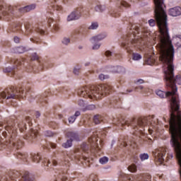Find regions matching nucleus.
I'll list each match as a JSON object with an SVG mask.
<instances>
[{
	"mask_svg": "<svg viewBox=\"0 0 181 181\" xmlns=\"http://www.w3.org/2000/svg\"><path fill=\"white\" fill-rule=\"evenodd\" d=\"M168 71L169 68L164 69V81L169 91L165 92L158 90L156 91V94L160 98H169L170 110V119L168 121H169V132L171 135L170 145L174 149L178 165H181V111L179 110H180V102L179 95L176 93L177 89L175 88V84L171 83L173 69L170 68Z\"/></svg>",
	"mask_w": 181,
	"mask_h": 181,
	"instance_id": "1",
	"label": "nucleus"
},
{
	"mask_svg": "<svg viewBox=\"0 0 181 181\" xmlns=\"http://www.w3.org/2000/svg\"><path fill=\"white\" fill-rule=\"evenodd\" d=\"M28 122L29 127H32V118L29 116L25 117L22 120H18L15 116H13L7 121L2 135L4 138L8 136L10 139L6 142L4 140H0V151L6 149L7 151L13 152L17 159L22 160L24 163H29V155L28 153L21 152L19 149L23 148V145H25L23 139L28 141V142H33L37 138L39 132L31 129L30 132L25 137L18 136L16 124L20 132H25L26 131V122Z\"/></svg>",
	"mask_w": 181,
	"mask_h": 181,
	"instance_id": "2",
	"label": "nucleus"
},
{
	"mask_svg": "<svg viewBox=\"0 0 181 181\" xmlns=\"http://www.w3.org/2000/svg\"><path fill=\"white\" fill-rule=\"evenodd\" d=\"M98 136L94 134L88 139V144L83 143L81 145V148H76L74 152L64 151L62 155L64 156L62 162L58 163L57 160L52 159V162L47 158L42 159V156L39 153H30V159L34 163H39L42 160V166H43L45 170H49L52 166H57L61 165L65 166V170H59L58 172L57 177L54 181H66L67 180V171L70 168V160L69 159H77L78 160H88V156L84 155V153H95V152H100L101 148L97 144Z\"/></svg>",
	"mask_w": 181,
	"mask_h": 181,
	"instance_id": "3",
	"label": "nucleus"
},
{
	"mask_svg": "<svg viewBox=\"0 0 181 181\" xmlns=\"http://www.w3.org/2000/svg\"><path fill=\"white\" fill-rule=\"evenodd\" d=\"M155 9L154 16L155 19H150L148 21L149 26L153 27L155 25H158L160 32L159 42L156 45V49L160 54L165 53L170 49H173L170 36H169V28H168V16L165 12V4L163 0H153Z\"/></svg>",
	"mask_w": 181,
	"mask_h": 181,
	"instance_id": "4",
	"label": "nucleus"
},
{
	"mask_svg": "<svg viewBox=\"0 0 181 181\" xmlns=\"http://www.w3.org/2000/svg\"><path fill=\"white\" fill-rule=\"evenodd\" d=\"M112 92V86L108 84H100L91 86L90 87H83L77 90L79 97L90 98V100H101L107 94Z\"/></svg>",
	"mask_w": 181,
	"mask_h": 181,
	"instance_id": "5",
	"label": "nucleus"
},
{
	"mask_svg": "<svg viewBox=\"0 0 181 181\" xmlns=\"http://www.w3.org/2000/svg\"><path fill=\"white\" fill-rule=\"evenodd\" d=\"M175 56V49L170 48L168 51H165V52H163L160 54L159 60L163 63V73H165V69L168 68L170 71V69H173V76H171V83L170 84H174V87L176 88V93H177V87L176 86V83L180 85L181 84V74L177 75L175 78V65H173V57Z\"/></svg>",
	"mask_w": 181,
	"mask_h": 181,
	"instance_id": "6",
	"label": "nucleus"
},
{
	"mask_svg": "<svg viewBox=\"0 0 181 181\" xmlns=\"http://www.w3.org/2000/svg\"><path fill=\"white\" fill-rule=\"evenodd\" d=\"M136 24L130 23L129 30L127 35L122 37V42L121 43L122 47L127 50V53L130 54L132 60H136Z\"/></svg>",
	"mask_w": 181,
	"mask_h": 181,
	"instance_id": "7",
	"label": "nucleus"
},
{
	"mask_svg": "<svg viewBox=\"0 0 181 181\" xmlns=\"http://www.w3.org/2000/svg\"><path fill=\"white\" fill-rule=\"evenodd\" d=\"M35 8V4L17 8L16 11H18L19 13L18 15H15L13 13L15 12L13 7L8 6L7 8H4V6H0V11H3L1 15L0 16V18L4 19V21H11V19H13V16H22V13L33 11V9Z\"/></svg>",
	"mask_w": 181,
	"mask_h": 181,
	"instance_id": "8",
	"label": "nucleus"
},
{
	"mask_svg": "<svg viewBox=\"0 0 181 181\" xmlns=\"http://www.w3.org/2000/svg\"><path fill=\"white\" fill-rule=\"evenodd\" d=\"M28 94H29V90L25 91L23 88L18 89L15 86H10L0 93V103H2V98H6V100H11V98L14 100L16 98H25Z\"/></svg>",
	"mask_w": 181,
	"mask_h": 181,
	"instance_id": "9",
	"label": "nucleus"
},
{
	"mask_svg": "<svg viewBox=\"0 0 181 181\" xmlns=\"http://www.w3.org/2000/svg\"><path fill=\"white\" fill-rule=\"evenodd\" d=\"M158 124H159V122L158 119H155L154 115L141 117L137 119V125H139V127H141L143 131H145V129H144V127H146V125H151V128L149 127L148 129L151 135H152L153 131H156V129H158Z\"/></svg>",
	"mask_w": 181,
	"mask_h": 181,
	"instance_id": "10",
	"label": "nucleus"
},
{
	"mask_svg": "<svg viewBox=\"0 0 181 181\" xmlns=\"http://www.w3.org/2000/svg\"><path fill=\"white\" fill-rule=\"evenodd\" d=\"M49 5L48 6V11L47 14V23L44 25V29L46 28H50L51 23L53 21V11H58L59 12H62L63 10V7L62 6H59L56 4L57 0H49Z\"/></svg>",
	"mask_w": 181,
	"mask_h": 181,
	"instance_id": "11",
	"label": "nucleus"
},
{
	"mask_svg": "<svg viewBox=\"0 0 181 181\" xmlns=\"http://www.w3.org/2000/svg\"><path fill=\"white\" fill-rule=\"evenodd\" d=\"M22 25L23 23L21 21L14 22L11 26V31L13 33L18 32V33H24V35H26L28 36V35H30V33L33 32V29H35L32 24L26 23L25 24V31L24 33L23 30H22Z\"/></svg>",
	"mask_w": 181,
	"mask_h": 181,
	"instance_id": "12",
	"label": "nucleus"
},
{
	"mask_svg": "<svg viewBox=\"0 0 181 181\" xmlns=\"http://www.w3.org/2000/svg\"><path fill=\"white\" fill-rule=\"evenodd\" d=\"M11 62L14 64L13 68L7 67L4 69V72L8 73V76L10 77H15L16 78H18V71L21 69V66L23 64V59L16 60L13 59Z\"/></svg>",
	"mask_w": 181,
	"mask_h": 181,
	"instance_id": "13",
	"label": "nucleus"
},
{
	"mask_svg": "<svg viewBox=\"0 0 181 181\" xmlns=\"http://www.w3.org/2000/svg\"><path fill=\"white\" fill-rule=\"evenodd\" d=\"M166 152H168V148L166 147H160L153 151V156L154 158L156 165H162V163H163Z\"/></svg>",
	"mask_w": 181,
	"mask_h": 181,
	"instance_id": "14",
	"label": "nucleus"
},
{
	"mask_svg": "<svg viewBox=\"0 0 181 181\" xmlns=\"http://www.w3.org/2000/svg\"><path fill=\"white\" fill-rule=\"evenodd\" d=\"M112 124L117 125V127H123V125H127V127H132L133 129H135L136 127V119L132 118L128 120L120 121L118 117H113Z\"/></svg>",
	"mask_w": 181,
	"mask_h": 181,
	"instance_id": "15",
	"label": "nucleus"
},
{
	"mask_svg": "<svg viewBox=\"0 0 181 181\" xmlns=\"http://www.w3.org/2000/svg\"><path fill=\"white\" fill-rule=\"evenodd\" d=\"M87 181H100L98 176L95 174H91ZM119 181H136L135 176L132 175H127L124 173L119 175Z\"/></svg>",
	"mask_w": 181,
	"mask_h": 181,
	"instance_id": "16",
	"label": "nucleus"
},
{
	"mask_svg": "<svg viewBox=\"0 0 181 181\" xmlns=\"http://www.w3.org/2000/svg\"><path fill=\"white\" fill-rule=\"evenodd\" d=\"M66 138H69V140H67L66 143L62 144L63 148H71L73 145V141H80V138L78 137V134L72 131H68L65 133Z\"/></svg>",
	"mask_w": 181,
	"mask_h": 181,
	"instance_id": "17",
	"label": "nucleus"
},
{
	"mask_svg": "<svg viewBox=\"0 0 181 181\" xmlns=\"http://www.w3.org/2000/svg\"><path fill=\"white\" fill-rule=\"evenodd\" d=\"M87 15L88 11L84 13V8L83 7L77 8L75 11H73L69 16L67 17V21L70 22V21H77V19L80 18L82 14Z\"/></svg>",
	"mask_w": 181,
	"mask_h": 181,
	"instance_id": "18",
	"label": "nucleus"
},
{
	"mask_svg": "<svg viewBox=\"0 0 181 181\" xmlns=\"http://www.w3.org/2000/svg\"><path fill=\"white\" fill-rule=\"evenodd\" d=\"M169 15L170 16H179L181 15V8L176 6L169 10Z\"/></svg>",
	"mask_w": 181,
	"mask_h": 181,
	"instance_id": "19",
	"label": "nucleus"
},
{
	"mask_svg": "<svg viewBox=\"0 0 181 181\" xmlns=\"http://www.w3.org/2000/svg\"><path fill=\"white\" fill-rule=\"evenodd\" d=\"M146 63L148 66H153V64H156V59L155 58V55L146 56Z\"/></svg>",
	"mask_w": 181,
	"mask_h": 181,
	"instance_id": "20",
	"label": "nucleus"
},
{
	"mask_svg": "<svg viewBox=\"0 0 181 181\" xmlns=\"http://www.w3.org/2000/svg\"><path fill=\"white\" fill-rule=\"evenodd\" d=\"M172 41L175 47H177V49H179V47H181V35L174 36L172 39Z\"/></svg>",
	"mask_w": 181,
	"mask_h": 181,
	"instance_id": "21",
	"label": "nucleus"
},
{
	"mask_svg": "<svg viewBox=\"0 0 181 181\" xmlns=\"http://www.w3.org/2000/svg\"><path fill=\"white\" fill-rule=\"evenodd\" d=\"M152 177L149 174H141L137 175V181H151Z\"/></svg>",
	"mask_w": 181,
	"mask_h": 181,
	"instance_id": "22",
	"label": "nucleus"
},
{
	"mask_svg": "<svg viewBox=\"0 0 181 181\" xmlns=\"http://www.w3.org/2000/svg\"><path fill=\"white\" fill-rule=\"evenodd\" d=\"M110 105H113V107H115V108H119V105H121V99L118 98H113L110 102Z\"/></svg>",
	"mask_w": 181,
	"mask_h": 181,
	"instance_id": "23",
	"label": "nucleus"
},
{
	"mask_svg": "<svg viewBox=\"0 0 181 181\" xmlns=\"http://www.w3.org/2000/svg\"><path fill=\"white\" fill-rule=\"evenodd\" d=\"M145 81L143 79H138L136 81V89L137 90H142L141 93H146L148 89L144 88V86L142 85L139 84H144Z\"/></svg>",
	"mask_w": 181,
	"mask_h": 181,
	"instance_id": "24",
	"label": "nucleus"
},
{
	"mask_svg": "<svg viewBox=\"0 0 181 181\" xmlns=\"http://www.w3.org/2000/svg\"><path fill=\"white\" fill-rule=\"evenodd\" d=\"M103 39H105V35L100 34L98 36L93 37L90 40L92 43H97V42H100V40H103Z\"/></svg>",
	"mask_w": 181,
	"mask_h": 181,
	"instance_id": "25",
	"label": "nucleus"
},
{
	"mask_svg": "<svg viewBox=\"0 0 181 181\" xmlns=\"http://www.w3.org/2000/svg\"><path fill=\"white\" fill-rule=\"evenodd\" d=\"M22 179L23 181H33V177H30V175H29V172L28 171L24 172L22 175Z\"/></svg>",
	"mask_w": 181,
	"mask_h": 181,
	"instance_id": "26",
	"label": "nucleus"
},
{
	"mask_svg": "<svg viewBox=\"0 0 181 181\" xmlns=\"http://www.w3.org/2000/svg\"><path fill=\"white\" fill-rule=\"evenodd\" d=\"M148 35H149V32L147 28H144L141 30V35H138L139 37L140 36V37L144 40V39H146L148 36Z\"/></svg>",
	"mask_w": 181,
	"mask_h": 181,
	"instance_id": "27",
	"label": "nucleus"
},
{
	"mask_svg": "<svg viewBox=\"0 0 181 181\" xmlns=\"http://www.w3.org/2000/svg\"><path fill=\"white\" fill-rule=\"evenodd\" d=\"M80 114H81L80 112L76 111L74 116H71L69 118V124H73L74 122V121H76V118H77V117H80Z\"/></svg>",
	"mask_w": 181,
	"mask_h": 181,
	"instance_id": "28",
	"label": "nucleus"
},
{
	"mask_svg": "<svg viewBox=\"0 0 181 181\" xmlns=\"http://www.w3.org/2000/svg\"><path fill=\"white\" fill-rule=\"evenodd\" d=\"M93 122L96 125H98V124H101V122H103V117L99 115L94 116Z\"/></svg>",
	"mask_w": 181,
	"mask_h": 181,
	"instance_id": "29",
	"label": "nucleus"
},
{
	"mask_svg": "<svg viewBox=\"0 0 181 181\" xmlns=\"http://www.w3.org/2000/svg\"><path fill=\"white\" fill-rule=\"evenodd\" d=\"M43 71V65H40V66L38 67L37 71H36V66H32L31 69H27V71H34V73H39V71Z\"/></svg>",
	"mask_w": 181,
	"mask_h": 181,
	"instance_id": "30",
	"label": "nucleus"
},
{
	"mask_svg": "<svg viewBox=\"0 0 181 181\" xmlns=\"http://www.w3.org/2000/svg\"><path fill=\"white\" fill-rule=\"evenodd\" d=\"M11 173V175L10 176V177H11L12 179H16V178L21 177V176H22V174L16 170H13Z\"/></svg>",
	"mask_w": 181,
	"mask_h": 181,
	"instance_id": "31",
	"label": "nucleus"
},
{
	"mask_svg": "<svg viewBox=\"0 0 181 181\" xmlns=\"http://www.w3.org/2000/svg\"><path fill=\"white\" fill-rule=\"evenodd\" d=\"M115 69H117V70H112V73H124L125 72V68L122 66H116Z\"/></svg>",
	"mask_w": 181,
	"mask_h": 181,
	"instance_id": "32",
	"label": "nucleus"
},
{
	"mask_svg": "<svg viewBox=\"0 0 181 181\" xmlns=\"http://www.w3.org/2000/svg\"><path fill=\"white\" fill-rule=\"evenodd\" d=\"M110 15L113 18H118L121 16V13L117 10L110 11Z\"/></svg>",
	"mask_w": 181,
	"mask_h": 181,
	"instance_id": "33",
	"label": "nucleus"
},
{
	"mask_svg": "<svg viewBox=\"0 0 181 181\" xmlns=\"http://www.w3.org/2000/svg\"><path fill=\"white\" fill-rule=\"evenodd\" d=\"M105 54L106 57H108L109 59H112V57H114V56H115L116 59H119V57H118L117 56V54H112V52H111V51H106Z\"/></svg>",
	"mask_w": 181,
	"mask_h": 181,
	"instance_id": "34",
	"label": "nucleus"
},
{
	"mask_svg": "<svg viewBox=\"0 0 181 181\" xmlns=\"http://www.w3.org/2000/svg\"><path fill=\"white\" fill-rule=\"evenodd\" d=\"M47 95L45 93V95H44L43 96H42L40 98L39 103H40V104H42V105H45L44 104H46V103H47Z\"/></svg>",
	"mask_w": 181,
	"mask_h": 181,
	"instance_id": "35",
	"label": "nucleus"
},
{
	"mask_svg": "<svg viewBox=\"0 0 181 181\" xmlns=\"http://www.w3.org/2000/svg\"><path fill=\"white\" fill-rule=\"evenodd\" d=\"M139 158L141 159V160L142 162H144V160H146L148 159H149V155H148V153H141L139 155Z\"/></svg>",
	"mask_w": 181,
	"mask_h": 181,
	"instance_id": "36",
	"label": "nucleus"
},
{
	"mask_svg": "<svg viewBox=\"0 0 181 181\" xmlns=\"http://www.w3.org/2000/svg\"><path fill=\"white\" fill-rule=\"evenodd\" d=\"M108 157L104 156L100 158L99 162L101 163V165H105V163H108Z\"/></svg>",
	"mask_w": 181,
	"mask_h": 181,
	"instance_id": "37",
	"label": "nucleus"
},
{
	"mask_svg": "<svg viewBox=\"0 0 181 181\" xmlns=\"http://www.w3.org/2000/svg\"><path fill=\"white\" fill-rule=\"evenodd\" d=\"M128 170L132 172V173H135V172H136V165L135 164H132L128 167Z\"/></svg>",
	"mask_w": 181,
	"mask_h": 181,
	"instance_id": "38",
	"label": "nucleus"
},
{
	"mask_svg": "<svg viewBox=\"0 0 181 181\" xmlns=\"http://www.w3.org/2000/svg\"><path fill=\"white\" fill-rule=\"evenodd\" d=\"M105 9V6L98 5L95 7L96 12H103Z\"/></svg>",
	"mask_w": 181,
	"mask_h": 181,
	"instance_id": "39",
	"label": "nucleus"
},
{
	"mask_svg": "<svg viewBox=\"0 0 181 181\" xmlns=\"http://www.w3.org/2000/svg\"><path fill=\"white\" fill-rule=\"evenodd\" d=\"M78 105H79L81 110H84L86 108V103L83 100H79L78 101Z\"/></svg>",
	"mask_w": 181,
	"mask_h": 181,
	"instance_id": "40",
	"label": "nucleus"
},
{
	"mask_svg": "<svg viewBox=\"0 0 181 181\" xmlns=\"http://www.w3.org/2000/svg\"><path fill=\"white\" fill-rule=\"evenodd\" d=\"M16 53L22 54L26 52V49L23 47H18L16 48Z\"/></svg>",
	"mask_w": 181,
	"mask_h": 181,
	"instance_id": "41",
	"label": "nucleus"
},
{
	"mask_svg": "<svg viewBox=\"0 0 181 181\" xmlns=\"http://www.w3.org/2000/svg\"><path fill=\"white\" fill-rule=\"evenodd\" d=\"M130 6H131V5H129V4H128V2L125 1H122L120 2V9L122 7L129 8Z\"/></svg>",
	"mask_w": 181,
	"mask_h": 181,
	"instance_id": "42",
	"label": "nucleus"
},
{
	"mask_svg": "<svg viewBox=\"0 0 181 181\" xmlns=\"http://www.w3.org/2000/svg\"><path fill=\"white\" fill-rule=\"evenodd\" d=\"M35 32L37 33H40V35H46V31L43 28H40V27H38L35 29Z\"/></svg>",
	"mask_w": 181,
	"mask_h": 181,
	"instance_id": "43",
	"label": "nucleus"
},
{
	"mask_svg": "<svg viewBox=\"0 0 181 181\" xmlns=\"http://www.w3.org/2000/svg\"><path fill=\"white\" fill-rule=\"evenodd\" d=\"M30 40L33 43H36V45H39V43H40V38L39 37H34L30 38Z\"/></svg>",
	"mask_w": 181,
	"mask_h": 181,
	"instance_id": "44",
	"label": "nucleus"
},
{
	"mask_svg": "<svg viewBox=\"0 0 181 181\" xmlns=\"http://www.w3.org/2000/svg\"><path fill=\"white\" fill-rule=\"evenodd\" d=\"M49 127L53 129H56V128H59V124H57V123L55 122H50L49 123Z\"/></svg>",
	"mask_w": 181,
	"mask_h": 181,
	"instance_id": "45",
	"label": "nucleus"
},
{
	"mask_svg": "<svg viewBox=\"0 0 181 181\" xmlns=\"http://www.w3.org/2000/svg\"><path fill=\"white\" fill-rule=\"evenodd\" d=\"M52 148V149H54L56 148V144L52 143V142H48L46 146L47 149H50Z\"/></svg>",
	"mask_w": 181,
	"mask_h": 181,
	"instance_id": "46",
	"label": "nucleus"
},
{
	"mask_svg": "<svg viewBox=\"0 0 181 181\" xmlns=\"http://www.w3.org/2000/svg\"><path fill=\"white\" fill-rule=\"evenodd\" d=\"M31 60L32 62L37 60V63H39V56H37V54L34 53L31 55Z\"/></svg>",
	"mask_w": 181,
	"mask_h": 181,
	"instance_id": "47",
	"label": "nucleus"
},
{
	"mask_svg": "<svg viewBox=\"0 0 181 181\" xmlns=\"http://www.w3.org/2000/svg\"><path fill=\"white\" fill-rule=\"evenodd\" d=\"M98 28V23H92L91 25L88 27L90 30L97 29Z\"/></svg>",
	"mask_w": 181,
	"mask_h": 181,
	"instance_id": "48",
	"label": "nucleus"
},
{
	"mask_svg": "<svg viewBox=\"0 0 181 181\" xmlns=\"http://www.w3.org/2000/svg\"><path fill=\"white\" fill-rule=\"evenodd\" d=\"M84 110H95V105H89L85 106Z\"/></svg>",
	"mask_w": 181,
	"mask_h": 181,
	"instance_id": "49",
	"label": "nucleus"
},
{
	"mask_svg": "<svg viewBox=\"0 0 181 181\" xmlns=\"http://www.w3.org/2000/svg\"><path fill=\"white\" fill-rule=\"evenodd\" d=\"M62 43L63 45H68L69 43H70V39L64 37L62 40Z\"/></svg>",
	"mask_w": 181,
	"mask_h": 181,
	"instance_id": "50",
	"label": "nucleus"
},
{
	"mask_svg": "<svg viewBox=\"0 0 181 181\" xmlns=\"http://www.w3.org/2000/svg\"><path fill=\"white\" fill-rule=\"evenodd\" d=\"M129 145L132 149H135L136 148V143L135 141H130Z\"/></svg>",
	"mask_w": 181,
	"mask_h": 181,
	"instance_id": "51",
	"label": "nucleus"
},
{
	"mask_svg": "<svg viewBox=\"0 0 181 181\" xmlns=\"http://www.w3.org/2000/svg\"><path fill=\"white\" fill-rule=\"evenodd\" d=\"M99 78H100V80H105V78H108V76L104 75V74H100V75H99Z\"/></svg>",
	"mask_w": 181,
	"mask_h": 181,
	"instance_id": "52",
	"label": "nucleus"
},
{
	"mask_svg": "<svg viewBox=\"0 0 181 181\" xmlns=\"http://www.w3.org/2000/svg\"><path fill=\"white\" fill-rule=\"evenodd\" d=\"M45 136H53V133L50 131H47L45 133Z\"/></svg>",
	"mask_w": 181,
	"mask_h": 181,
	"instance_id": "53",
	"label": "nucleus"
},
{
	"mask_svg": "<svg viewBox=\"0 0 181 181\" xmlns=\"http://www.w3.org/2000/svg\"><path fill=\"white\" fill-rule=\"evenodd\" d=\"M79 71H80V68L78 66H76L74 68V74H78Z\"/></svg>",
	"mask_w": 181,
	"mask_h": 181,
	"instance_id": "54",
	"label": "nucleus"
},
{
	"mask_svg": "<svg viewBox=\"0 0 181 181\" xmlns=\"http://www.w3.org/2000/svg\"><path fill=\"white\" fill-rule=\"evenodd\" d=\"M100 49V45L96 44V45H93V50H97V49Z\"/></svg>",
	"mask_w": 181,
	"mask_h": 181,
	"instance_id": "55",
	"label": "nucleus"
},
{
	"mask_svg": "<svg viewBox=\"0 0 181 181\" xmlns=\"http://www.w3.org/2000/svg\"><path fill=\"white\" fill-rule=\"evenodd\" d=\"M34 114H35L36 118H39V117H40V112L38 111L35 112Z\"/></svg>",
	"mask_w": 181,
	"mask_h": 181,
	"instance_id": "56",
	"label": "nucleus"
},
{
	"mask_svg": "<svg viewBox=\"0 0 181 181\" xmlns=\"http://www.w3.org/2000/svg\"><path fill=\"white\" fill-rule=\"evenodd\" d=\"M172 158H173V154H169L168 153V156H167V160H169V159H172Z\"/></svg>",
	"mask_w": 181,
	"mask_h": 181,
	"instance_id": "57",
	"label": "nucleus"
},
{
	"mask_svg": "<svg viewBox=\"0 0 181 181\" xmlns=\"http://www.w3.org/2000/svg\"><path fill=\"white\" fill-rule=\"evenodd\" d=\"M59 24H54V30H59Z\"/></svg>",
	"mask_w": 181,
	"mask_h": 181,
	"instance_id": "58",
	"label": "nucleus"
},
{
	"mask_svg": "<svg viewBox=\"0 0 181 181\" xmlns=\"http://www.w3.org/2000/svg\"><path fill=\"white\" fill-rule=\"evenodd\" d=\"M20 39L18 37H14V42L16 43H19Z\"/></svg>",
	"mask_w": 181,
	"mask_h": 181,
	"instance_id": "59",
	"label": "nucleus"
},
{
	"mask_svg": "<svg viewBox=\"0 0 181 181\" xmlns=\"http://www.w3.org/2000/svg\"><path fill=\"white\" fill-rule=\"evenodd\" d=\"M142 59V56L139 54H136V60H141Z\"/></svg>",
	"mask_w": 181,
	"mask_h": 181,
	"instance_id": "60",
	"label": "nucleus"
},
{
	"mask_svg": "<svg viewBox=\"0 0 181 181\" xmlns=\"http://www.w3.org/2000/svg\"><path fill=\"white\" fill-rule=\"evenodd\" d=\"M117 81L119 83V84H122V83H124V79L119 78L117 79Z\"/></svg>",
	"mask_w": 181,
	"mask_h": 181,
	"instance_id": "61",
	"label": "nucleus"
},
{
	"mask_svg": "<svg viewBox=\"0 0 181 181\" xmlns=\"http://www.w3.org/2000/svg\"><path fill=\"white\" fill-rule=\"evenodd\" d=\"M115 67H117V66L111 67L110 71H111V73H112V70H117V69Z\"/></svg>",
	"mask_w": 181,
	"mask_h": 181,
	"instance_id": "62",
	"label": "nucleus"
},
{
	"mask_svg": "<svg viewBox=\"0 0 181 181\" xmlns=\"http://www.w3.org/2000/svg\"><path fill=\"white\" fill-rule=\"evenodd\" d=\"M2 128H4V124H0V132L2 131Z\"/></svg>",
	"mask_w": 181,
	"mask_h": 181,
	"instance_id": "63",
	"label": "nucleus"
},
{
	"mask_svg": "<svg viewBox=\"0 0 181 181\" xmlns=\"http://www.w3.org/2000/svg\"><path fill=\"white\" fill-rule=\"evenodd\" d=\"M139 30H140V29H139V28H136V32H137V35H139Z\"/></svg>",
	"mask_w": 181,
	"mask_h": 181,
	"instance_id": "64",
	"label": "nucleus"
}]
</instances>
